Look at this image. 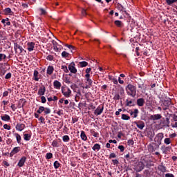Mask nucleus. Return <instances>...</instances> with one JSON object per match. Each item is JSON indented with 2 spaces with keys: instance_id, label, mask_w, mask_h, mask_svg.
I'll return each mask as SVG.
<instances>
[{
  "instance_id": "13",
  "label": "nucleus",
  "mask_w": 177,
  "mask_h": 177,
  "mask_svg": "<svg viewBox=\"0 0 177 177\" xmlns=\"http://www.w3.org/2000/svg\"><path fill=\"white\" fill-rule=\"evenodd\" d=\"M26 160H27V157L26 156H22L18 162V166H19V167H22L23 166H24Z\"/></svg>"
},
{
  "instance_id": "25",
  "label": "nucleus",
  "mask_w": 177,
  "mask_h": 177,
  "mask_svg": "<svg viewBox=\"0 0 177 177\" xmlns=\"http://www.w3.org/2000/svg\"><path fill=\"white\" fill-rule=\"evenodd\" d=\"M92 149H93V151H100V149H101L100 144H98V143L94 144L93 147H92Z\"/></svg>"
},
{
  "instance_id": "4",
  "label": "nucleus",
  "mask_w": 177,
  "mask_h": 177,
  "mask_svg": "<svg viewBox=\"0 0 177 177\" xmlns=\"http://www.w3.org/2000/svg\"><path fill=\"white\" fill-rule=\"evenodd\" d=\"M145 163H143V162H142V160H140V162H138L135 166H134V170H136V171L139 172V171H142V170H143L145 169Z\"/></svg>"
},
{
  "instance_id": "58",
  "label": "nucleus",
  "mask_w": 177,
  "mask_h": 177,
  "mask_svg": "<svg viewBox=\"0 0 177 177\" xmlns=\"http://www.w3.org/2000/svg\"><path fill=\"white\" fill-rule=\"evenodd\" d=\"M3 127H4V129H6L7 130H10V129H11V126H9V124H7L6 123V124H3Z\"/></svg>"
},
{
  "instance_id": "2",
  "label": "nucleus",
  "mask_w": 177,
  "mask_h": 177,
  "mask_svg": "<svg viewBox=\"0 0 177 177\" xmlns=\"http://www.w3.org/2000/svg\"><path fill=\"white\" fill-rule=\"evenodd\" d=\"M42 112H44V115H49L51 113V109L50 108H47L45 106H39V109L37 111V113H35V118H39V113H42Z\"/></svg>"
},
{
  "instance_id": "33",
  "label": "nucleus",
  "mask_w": 177,
  "mask_h": 177,
  "mask_svg": "<svg viewBox=\"0 0 177 177\" xmlns=\"http://www.w3.org/2000/svg\"><path fill=\"white\" fill-rule=\"evenodd\" d=\"M15 136L17 138V142H18V144H21V137L20 134H19V133H15Z\"/></svg>"
},
{
  "instance_id": "3",
  "label": "nucleus",
  "mask_w": 177,
  "mask_h": 177,
  "mask_svg": "<svg viewBox=\"0 0 177 177\" xmlns=\"http://www.w3.org/2000/svg\"><path fill=\"white\" fill-rule=\"evenodd\" d=\"M165 137L164 133H158L154 138V143L157 145L158 148L160 147V145L162 144V141Z\"/></svg>"
},
{
  "instance_id": "42",
  "label": "nucleus",
  "mask_w": 177,
  "mask_h": 177,
  "mask_svg": "<svg viewBox=\"0 0 177 177\" xmlns=\"http://www.w3.org/2000/svg\"><path fill=\"white\" fill-rule=\"evenodd\" d=\"M62 140L64 142H68V141H70V137L69 136L67 135L63 136Z\"/></svg>"
},
{
  "instance_id": "55",
  "label": "nucleus",
  "mask_w": 177,
  "mask_h": 177,
  "mask_svg": "<svg viewBox=\"0 0 177 177\" xmlns=\"http://www.w3.org/2000/svg\"><path fill=\"white\" fill-rule=\"evenodd\" d=\"M116 153H115V152H112L111 153H110L109 155V159H111L112 158H116Z\"/></svg>"
},
{
  "instance_id": "6",
  "label": "nucleus",
  "mask_w": 177,
  "mask_h": 177,
  "mask_svg": "<svg viewBox=\"0 0 177 177\" xmlns=\"http://www.w3.org/2000/svg\"><path fill=\"white\" fill-rule=\"evenodd\" d=\"M171 104V100H165L162 101V109L163 111H167L169 109V107Z\"/></svg>"
},
{
  "instance_id": "26",
  "label": "nucleus",
  "mask_w": 177,
  "mask_h": 177,
  "mask_svg": "<svg viewBox=\"0 0 177 177\" xmlns=\"http://www.w3.org/2000/svg\"><path fill=\"white\" fill-rule=\"evenodd\" d=\"M158 170H160V171H162V173H165L167 171V167L164 165H159L158 166Z\"/></svg>"
},
{
  "instance_id": "24",
  "label": "nucleus",
  "mask_w": 177,
  "mask_h": 177,
  "mask_svg": "<svg viewBox=\"0 0 177 177\" xmlns=\"http://www.w3.org/2000/svg\"><path fill=\"white\" fill-rule=\"evenodd\" d=\"M147 136L149 138H150V140L152 141L155 136V131L150 130L149 131H148Z\"/></svg>"
},
{
  "instance_id": "30",
  "label": "nucleus",
  "mask_w": 177,
  "mask_h": 177,
  "mask_svg": "<svg viewBox=\"0 0 177 177\" xmlns=\"http://www.w3.org/2000/svg\"><path fill=\"white\" fill-rule=\"evenodd\" d=\"M33 76H34L35 80L36 82H39V72H38V71H34Z\"/></svg>"
},
{
  "instance_id": "32",
  "label": "nucleus",
  "mask_w": 177,
  "mask_h": 177,
  "mask_svg": "<svg viewBox=\"0 0 177 177\" xmlns=\"http://www.w3.org/2000/svg\"><path fill=\"white\" fill-rule=\"evenodd\" d=\"M1 119L5 122H9V120H10V116H9L8 114H5L3 116H1Z\"/></svg>"
},
{
  "instance_id": "39",
  "label": "nucleus",
  "mask_w": 177,
  "mask_h": 177,
  "mask_svg": "<svg viewBox=\"0 0 177 177\" xmlns=\"http://www.w3.org/2000/svg\"><path fill=\"white\" fill-rule=\"evenodd\" d=\"M164 142L169 146V145L171 142V140L169 137H167L166 138H165Z\"/></svg>"
},
{
  "instance_id": "47",
  "label": "nucleus",
  "mask_w": 177,
  "mask_h": 177,
  "mask_svg": "<svg viewBox=\"0 0 177 177\" xmlns=\"http://www.w3.org/2000/svg\"><path fill=\"white\" fill-rule=\"evenodd\" d=\"M53 147H59V142L57 140H53L52 142Z\"/></svg>"
},
{
  "instance_id": "50",
  "label": "nucleus",
  "mask_w": 177,
  "mask_h": 177,
  "mask_svg": "<svg viewBox=\"0 0 177 177\" xmlns=\"http://www.w3.org/2000/svg\"><path fill=\"white\" fill-rule=\"evenodd\" d=\"M64 82H65V83H67V84H70L71 83V80L70 77H65Z\"/></svg>"
},
{
  "instance_id": "61",
  "label": "nucleus",
  "mask_w": 177,
  "mask_h": 177,
  "mask_svg": "<svg viewBox=\"0 0 177 177\" xmlns=\"http://www.w3.org/2000/svg\"><path fill=\"white\" fill-rule=\"evenodd\" d=\"M120 94H115V95H114L113 97V100H120Z\"/></svg>"
},
{
  "instance_id": "22",
  "label": "nucleus",
  "mask_w": 177,
  "mask_h": 177,
  "mask_svg": "<svg viewBox=\"0 0 177 177\" xmlns=\"http://www.w3.org/2000/svg\"><path fill=\"white\" fill-rule=\"evenodd\" d=\"M35 47V43H33L31 41L30 43H28V50L31 52L33 51L34 48Z\"/></svg>"
},
{
  "instance_id": "43",
  "label": "nucleus",
  "mask_w": 177,
  "mask_h": 177,
  "mask_svg": "<svg viewBox=\"0 0 177 177\" xmlns=\"http://www.w3.org/2000/svg\"><path fill=\"white\" fill-rule=\"evenodd\" d=\"M53 158V153L52 152H47L46 155V159H51Z\"/></svg>"
},
{
  "instance_id": "14",
  "label": "nucleus",
  "mask_w": 177,
  "mask_h": 177,
  "mask_svg": "<svg viewBox=\"0 0 177 177\" xmlns=\"http://www.w3.org/2000/svg\"><path fill=\"white\" fill-rule=\"evenodd\" d=\"M46 91V88L45 86H41L38 90V95H41V97L45 95Z\"/></svg>"
},
{
  "instance_id": "19",
  "label": "nucleus",
  "mask_w": 177,
  "mask_h": 177,
  "mask_svg": "<svg viewBox=\"0 0 177 177\" xmlns=\"http://www.w3.org/2000/svg\"><path fill=\"white\" fill-rule=\"evenodd\" d=\"M145 104V98H138L137 100V105L138 106H144Z\"/></svg>"
},
{
  "instance_id": "51",
  "label": "nucleus",
  "mask_w": 177,
  "mask_h": 177,
  "mask_svg": "<svg viewBox=\"0 0 177 177\" xmlns=\"http://www.w3.org/2000/svg\"><path fill=\"white\" fill-rule=\"evenodd\" d=\"M39 11L41 12V15H46L47 14L46 10H44V8H40Z\"/></svg>"
},
{
  "instance_id": "40",
  "label": "nucleus",
  "mask_w": 177,
  "mask_h": 177,
  "mask_svg": "<svg viewBox=\"0 0 177 177\" xmlns=\"http://www.w3.org/2000/svg\"><path fill=\"white\" fill-rule=\"evenodd\" d=\"M60 165H61V163H59V162L58 160H55V162L53 163V166H54L55 169H59Z\"/></svg>"
},
{
  "instance_id": "57",
  "label": "nucleus",
  "mask_w": 177,
  "mask_h": 177,
  "mask_svg": "<svg viewBox=\"0 0 177 177\" xmlns=\"http://www.w3.org/2000/svg\"><path fill=\"white\" fill-rule=\"evenodd\" d=\"M127 144H129V145H131V146L134 145L133 140H128Z\"/></svg>"
},
{
  "instance_id": "38",
  "label": "nucleus",
  "mask_w": 177,
  "mask_h": 177,
  "mask_svg": "<svg viewBox=\"0 0 177 177\" xmlns=\"http://www.w3.org/2000/svg\"><path fill=\"white\" fill-rule=\"evenodd\" d=\"M70 54L69 53H67V51H63L62 53V58H68Z\"/></svg>"
},
{
  "instance_id": "28",
  "label": "nucleus",
  "mask_w": 177,
  "mask_h": 177,
  "mask_svg": "<svg viewBox=\"0 0 177 177\" xmlns=\"http://www.w3.org/2000/svg\"><path fill=\"white\" fill-rule=\"evenodd\" d=\"M126 105L127 106H135L136 104H134V102H133L132 100H126Z\"/></svg>"
},
{
  "instance_id": "37",
  "label": "nucleus",
  "mask_w": 177,
  "mask_h": 177,
  "mask_svg": "<svg viewBox=\"0 0 177 177\" xmlns=\"http://www.w3.org/2000/svg\"><path fill=\"white\" fill-rule=\"evenodd\" d=\"M166 3L168 6H172L174 3H177V0H166Z\"/></svg>"
},
{
  "instance_id": "18",
  "label": "nucleus",
  "mask_w": 177,
  "mask_h": 177,
  "mask_svg": "<svg viewBox=\"0 0 177 177\" xmlns=\"http://www.w3.org/2000/svg\"><path fill=\"white\" fill-rule=\"evenodd\" d=\"M3 12L5 15H15V12L12 11L11 8H8L3 10Z\"/></svg>"
},
{
  "instance_id": "7",
  "label": "nucleus",
  "mask_w": 177,
  "mask_h": 177,
  "mask_svg": "<svg viewBox=\"0 0 177 177\" xmlns=\"http://www.w3.org/2000/svg\"><path fill=\"white\" fill-rule=\"evenodd\" d=\"M68 71H70V72L71 73H77V68H75V62H71L68 66Z\"/></svg>"
},
{
  "instance_id": "53",
  "label": "nucleus",
  "mask_w": 177,
  "mask_h": 177,
  "mask_svg": "<svg viewBox=\"0 0 177 177\" xmlns=\"http://www.w3.org/2000/svg\"><path fill=\"white\" fill-rule=\"evenodd\" d=\"M41 100L42 104H46V102L47 101V100L44 95H42L41 97Z\"/></svg>"
},
{
  "instance_id": "10",
  "label": "nucleus",
  "mask_w": 177,
  "mask_h": 177,
  "mask_svg": "<svg viewBox=\"0 0 177 177\" xmlns=\"http://www.w3.org/2000/svg\"><path fill=\"white\" fill-rule=\"evenodd\" d=\"M172 147L171 146H166V145H161L160 149L162 151V153L167 154L168 153V151H170Z\"/></svg>"
},
{
  "instance_id": "54",
  "label": "nucleus",
  "mask_w": 177,
  "mask_h": 177,
  "mask_svg": "<svg viewBox=\"0 0 177 177\" xmlns=\"http://www.w3.org/2000/svg\"><path fill=\"white\" fill-rule=\"evenodd\" d=\"M46 59H48V61H53L54 57L53 55H48L46 57Z\"/></svg>"
},
{
  "instance_id": "9",
  "label": "nucleus",
  "mask_w": 177,
  "mask_h": 177,
  "mask_svg": "<svg viewBox=\"0 0 177 177\" xmlns=\"http://www.w3.org/2000/svg\"><path fill=\"white\" fill-rule=\"evenodd\" d=\"M104 111V105H99L97 108L94 111V114L98 116V115H101Z\"/></svg>"
},
{
  "instance_id": "49",
  "label": "nucleus",
  "mask_w": 177,
  "mask_h": 177,
  "mask_svg": "<svg viewBox=\"0 0 177 177\" xmlns=\"http://www.w3.org/2000/svg\"><path fill=\"white\" fill-rule=\"evenodd\" d=\"M170 124V119L169 118H166V122H165V126L169 127Z\"/></svg>"
},
{
  "instance_id": "21",
  "label": "nucleus",
  "mask_w": 177,
  "mask_h": 177,
  "mask_svg": "<svg viewBox=\"0 0 177 177\" xmlns=\"http://www.w3.org/2000/svg\"><path fill=\"white\" fill-rule=\"evenodd\" d=\"M139 113V109H136L133 111H130V115L133 116V118H138Z\"/></svg>"
},
{
  "instance_id": "52",
  "label": "nucleus",
  "mask_w": 177,
  "mask_h": 177,
  "mask_svg": "<svg viewBox=\"0 0 177 177\" xmlns=\"http://www.w3.org/2000/svg\"><path fill=\"white\" fill-rule=\"evenodd\" d=\"M144 174L147 177L150 174V170H149V169H146L144 170Z\"/></svg>"
},
{
  "instance_id": "36",
  "label": "nucleus",
  "mask_w": 177,
  "mask_h": 177,
  "mask_svg": "<svg viewBox=\"0 0 177 177\" xmlns=\"http://www.w3.org/2000/svg\"><path fill=\"white\" fill-rule=\"evenodd\" d=\"M122 119L123 120H129L131 119V118H130V116H129V115H127L126 113H122Z\"/></svg>"
},
{
  "instance_id": "41",
  "label": "nucleus",
  "mask_w": 177,
  "mask_h": 177,
  "mask_svg": "<svg viewBox=\"0 0 177 177\" xmlns=\"http://www.w3.org/2000/svg\"><path fill=\"white\" fill-rule=\"evenodd\" d=\"M61 68L64 71V72H65V73H68L69 69L66 65H62Z\"/></svg>"
},
{
  "instance_id": "35",
  "label": "nucleus",
  "mask_w": 177,
  "mask_h": 177,
  "mask_svg": "<svg viewBox=\"0 0 177 177\" xmlns=\"http://www.w3.org/2000/svg\"><path fill=\"white\" fill-rule=\"evenodd\" d=\"M124 158H126V159L127 160H131L133 159V154L130 155L129 153H126V155H124Z\"/></svg>"
},
{
  "instance_id": "62",
  "label": "nucleus",
  "mask_w": 177,
  "mask_h": 177,
  "mask_svg": "<svg viewBox=\"0 0 177 177\" xmlns=\"http://www.w3.org/2000/svg\"><path fill=\"white\" fill-rule=\"evenodd\" d=\"M39 120L41 122V123H45V118H44V116H40Z\"/></svg>"
},
{
  "instance_id": "45",
  "label": "nucleus",
  "mask_w": 177,
  "mask_h": 177,
  "mask_svg": "<svg viewBox=\"0 0 177 177\" xmlns=\"http://www.w3.org/2000/svg\"><path fill=\"white\" fill-rule=\"evenodd\" d=\"M91 133L94 137H99L100 136L99 133L97 131H95V130H91Z\"/></svg>"
},
{
  "instance_id": "46",
  "label": "nucleus",
  "mask_w": 177,
  "mask_h": 177,
  "mask_svg": "<svg viewBox=\"0 0 177 177\" xmlns=\"http://www.w3.org/2000/svg\"><path fill=\"white\" fill-rule=\"evenodd\" d=\"M86 83L88 84V85L89 86V88L90 87L92 86L93 84V80L90 78V76H88V79H87V82Z\"/></svg>"
},
{
  "instance_id": "12",
  "label": "nucleus",
  "mask_w": 177,
  "mask_h": 177,
  "mask_svg": "<svg viewBox=\"0 0 177 177\" xmlns=\"http://www.w3.org/2000/svg\"><path fill=\"white\" fill-rule=\"evenodd\" d=\"M134 124H136L137 127L140 129V130H142L145 126V123L142 120H137L134 122Z\"/></svg>"
},
{
  "instance_id": "27",
  "label": "nucleus",
  "mask_w": 177,
  "mask_h": 177,
  "mask_svg": "<svg viewBox=\"0 0 177 177\" xmlns=\"http://www.w3.org/2000/svg\"><path fill=\"white\" fill-rule=\"evenodd\" d=\"M80 137H81L82 140H83L84 141H86L87 136H86L85 131H84V130H82Z\"/></svg>"
},
{
  "instance_id": "60",
  "label": "nucleus",
  "mask_w": 177,
  "mask_h": 177,
  "mask_svg": "<svg viewBox=\"0 0 177 177\" xmlns=\"http://www.w3.org/2000/svg\"><path fill=\"white\" fill-rule=\"evenodd\" d=\"M118 148H119V149H120L121 152H124V151L125 149L124 145H118Z\"/></svg>"
},
{
  "instance_id": "34",
  "label": "nucleus",
  "mask_w": 177,
  "mask_h": 177,
  "mask_svg": "<svg viewBox=\"0 0 177 177\" xmlns=\"http://www.w3.org/2000/svg\"><path fill=\"white\" fill-rule=\"evenodd\" d=\"M53 48L55 51H57V52L59 51V48L58 47V43L57 41H53Z\"/></svg>"
},
{
  "instance_id": "59",
  "label": "nucleus",
  "mask_w": 177,
  "mask_h": 177,
  "mask_svg": "<svg viewBox=\"0 0 177 177\" xmlns=\"http://www.w3.org/2000/svg\"><path fill=\"white\" fill-rule=\"evenodd\" d=\"M165 177H174V174H173L172 173H166Z\"/></svg>"
},
{
  "instance_id": "44",
  "label": "nucleus",
  "mask_w": 177,
  "mask_h": 177,
  "mask_svg": "<svg viewBox=\"0 0 177 177\" xmlns=\"http://www.w3.org/2000/svg\"><path fill=\"white\" fill-rule=\"evenodd\" d=\"M80 64L82 68H84L85 66H87L88 65L86 61H82V62H80Z\"/></svg>"
},
{
  "instance_id": "17",
  "label": "nucleus",
  "mask_w": 177,
  "mask_h": 177,
  "mask_svg": "<svg viewBox=\"0 0 177 177\" xmlns=\"http://www.w3.org/2000/svg\"><path fill=\"white\" fill-rule=\"evenodd\" d=\"M162 116L160 113H156L155 115H151L150 119L152 120H159L160 119H162Z\"/></svg>"
},
{
  "instance_id": "48",
  "label": "nucleus",
  "mask_w": 177,
  "mask_h": 177,
  "mask_svg": "<svg viewBox=\"0 0 177 177\" xmlns=\"http://www.w3.org/2000/svg\"><path fill=\"white\" fill-rule=\"evenodd\" d=\"M65 46L68 47V48L71 50V51H73V50H75V47H74V46H71L70 44H65Z\"/></svg>"
},
{
  "instance_id": "20",
  "label": "nucleus",
  "mask_w": 177,
  "mask_h": 177,
  "mask_svg": "<svg viewBox=\"0 0 177 177\" xmlns=\"http://www.w3.org/2000/svg\"><path fill=\"white\" fill-rule=\"evenodd\" d=\"M54 71H55L54 66L49 65V66H48L46 70V75H53Z\"/></svg>"
},
{
  "instance_id": "63",
  "label": "nucleus",
  "mask_w": 177,
  "mask_h": 177,
  "mask_svg": "<svg viewBox=\"0 0 177 177\" xmlns=\"http://www.w3.org/2000/svg\"><path fill=\"white\" fill-rule=\"evenodd\" d=\"M6 79H10L12 77V73L10 72L6 75Z\"/></svg>"
},
{
  "instance_id": "11",
  "label": "nucleus",
  "mask_w": 177,
  "mask_h": 177,
  "mask_svg": "<svg viewBox=\"0 0 177 177\" xmlns=\"http://www.w3.org/2000/svg\"><path fill=\"white\" fill-rule=\"evenodd\" d=\"M116 8L119 10V11H122V12H124L127 17H130L129 14L127 12V11H126L124 7H123L122 4H120V3L117 4Z\"/></svg>"
},
{
  "instance_id": "31",
  "label": "nucleus",
  "mask_w": 177,
  "mask_h": 177,
  "mask_svg": "<svg viewBox=\"0 0 177 177\" xmlns=\"http://www.w3.org/2000/svg\"><path fill=\"white\" fill-rule=\"evenodd\" d=\"M32 137V134L26 133L24 134V138L26 141H30V138Z\"/></svg>"
},
{
  "instance_id": "15",
  "label": "nucleus",
  "mask_w": 177,
  "mask_h": 177,
  "mask_svg": "<svg viewBox=\"0 0 177 177\" xmlns=\"http://www.w3.org/2000/svg\"><path fill=\"white\" fill-rule=\"evenodd\" d=\"M26 128V124L24 123H17L15 126V129L18 130V131H22Z\"/></svg>"
},
{
  "instance_id": "1",
  "label": "nucleus",
  "mask_w": 177,
  "mask_h": 177,
  "mask_svg": "<svg viewBox=\"0 0 177 177\" xmlns=\"http://www.w3.org/2000/svg\"><path fill=\"white\" fill-rule=\"evenodd\" d=\"M126 91L128 95L134 97L136 95L137 88L133 84H128L126 87Z\"/></svg>"
},
{
  "instance_id": "8",
  "label": "nucleus",
  "mask_w": 177,
  "mask_h": 177,
  "mask_svg": "<svg viewBox=\"0 0 177 177\" xmlns=\"http://www.w3.org/2000/svg\"><path fill=\"white\" fill-rule=\"evenodd\" d=\"M14 50L15 53H17V50H19V54H21V53H24V51L25 50L24 48H23V47L20 46V44H17V43H14ZM25 53H26V50Z\"/></svg>"
},
{
  "instance_id": "56",
  "label": "nucleus",
  "mask_w": 177,
  "mask_h": 177,
  "mask_svg": "<svg viewBox=\"0 0 177 177\" xmlns=\"http://www.w3.org/2000/svg\"><path fill=\"white\" fill-rule=\"evenodd\" d=\"M151 166H153V165H151V162H149V160H146V167H151Z\"/></svg>"
},
{
  "instance_id": "16",
  "label": "nucleus",
  "mask_w": 177,
  "mask_h": 177,
  "mask_svg": "<svg viewBox=\"0 0 177 177\" xmlns=\"http://www.w3.org/2000/svg\"><path fill=\"white\" fill-rule=\"evenodd\" d=\"M19 151H21V147H15L10 153V156H14V155H15V153H18Z\"/></svg>"
},
{
  "instance_id": "64",
  "label": "nucleus",
  "mask_w": 177,
  "mask_h": 177,
  "mask_svg": "<svg viewBox=\"0 0 177 177\" xmlns=\"http://www.w3.org/2000/svg\"><path fill=\"white\" fill-rule=\"evenodd\" d=\"M124 136L122 131H118V138H122V136Z\"/></svg>"
},
{
  "instance_id": "5",
  "label": "nucleus",
  "mask_w": 177,
  "mask_h": 177,
  "mask_svg": "<svg viewBox=\"0 0 177 177\" xmlns=\"http://www.w3.org/2000/svg\"><path fill=\"white\" fill-rule=\"evenodd\" d=\"M62 93L63 95H64V97H66V98H68L69 97H71L72 91L69 87L62 86Z\"/></svg>"
},
{
  "instance_id": "23",
  "label": "nucleus",
  "mask_w": 177,
  "mask_h": 177,
  "mask_svg": "<svg viewBox=\"0 0 177 177\" xmlns=\"http://www.w3.org/2000/svg\"><path fill=\"white\" fill-rule=\"evenodd\" d=\"M53 86L55 87V88H61L62 87V83H60V82H59V80H55L53 82Z\"/></svg>"
},
{
  "instance_id": "29",
  "label": "nucleus",
  "mask_w": 177,
  "mask_h": 177,
  "mask_svg": "<svg viewBox=\"0 0 177 177\" xmlns=\"http://www.w3.org/2000/svg\"><path fill=\"white\" fill-rule=\"evenodd\" d=\"M115 25L118 26V28H123L124 24L122 22V21H114Z\"/></svg>"
}]
</instances>
